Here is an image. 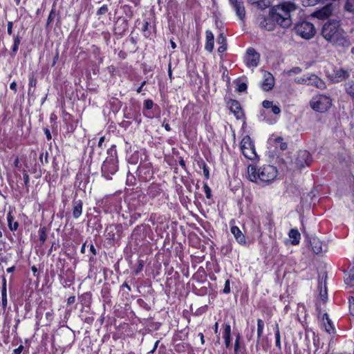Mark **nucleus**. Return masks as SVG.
I'll use <instances>...</instances> for the list:
<instances>
[{
	"instance_id": "c85d7f7f",
	"label": "nucleus",
	"mask_w": 354,
	"mask_h": 354,
	"mask_svg": "<svg viewBox=\"0 0 354 354\" xmlns=\"http://www.w3.org/2000/svg\"><path fill=\"white\" fill-rule=\"evenodd\" d=\"M292 245H298L300 241L301 234L297 229H291L288 233Z\"/></svg>"
},
{
	"instance_id": "c03bdc74",
	"label": "nucleus",
	"mask_w": 354,
	"mask_h": 354,
	"mask_svg": "<svg viewBox=\"0 0 354 354\" xmlns=\"http://www.w3.org/2000/svg\"><path fill=\"white\" fill-rule=\"evenodd\" d=\"M37 82V78L33 75H32L29 77V83H28L29 88H28V95H30L31 93L30 88L36 86Z\"/></svg>"
},
{
	"instance_id": "1a4fd4ad",
	"label": "nucleus",
	"mask_w": 354,
	"mask_h": 354,
	"mask_svg": "<svg viewBox=\"0 0 354 354\" xmlns=\"http://www.w3.org/2000/svg\"><path fill=\"white\" fill-rule=\"evenodd\" d=\"M257 23L259 26L267 31H273L277 26V22L272 18V13L269 9L268 15L267 16L260 15L257 17Z\"/></svg>"
},
{
	"instance_id": "13d9d810",
	"label": "nucleus",
	"mask_w": 354,
	"mask_h": 354,
	"mask_svg": "<svg viewBox=\"0 0 354 354\" xmlns=\"http://www.w3.org/2000/svg\"><path fill=\"white\" fill-rule=\"evenodd\" d=\"M301 72L300 67H293L288 71V74H299Z\"/></svg>"
},
{
	"instance_id": "20e7f679",
	"label": "nucleus",
	"mask_w": 354,
	"mask_h": 354,
	"mask_svg": "<svg viewBox=\"0 0 354 354\" xmlns=\"http://www.w3.org/2000/svg\"><path fill=\"white\" fill-rule=\"evenodd\" d=\"M107 153L108 156L102 165V176L106 180H111L112 179V176L114 175L118 169V156L117 152L114 149H109Z\"/></svg>"
},
{
	"instance_id": "5fc2aeb1",
	"label": "nucleus",
	"mask_w": 354,
	"mask_h": 354,
	"mask_svg": "<svg viewBox=\"0 0 354 354\" xmlns=\"http://www.w3.org/2000/svg\"><path fill=\"white\" fill-rule=\"evenodd\" d=\"M48 152H46V153L44 154V153H41L40 155H39V161L41 162V165H44V162L45 163H48Z\"/></svg>"
},
{
	"instance_id": "cd10ccee",
	"label": "nucleus",
	"mask_w": 354,
	"mask_h": 354,
	"mask_svg": "<svg viewBox=\"0 0 354 354\" xmlns=\"http://www.w3.org/2000/svg\"><path fill=\"white\" fill-rule=\"evenodd\" d=\"M323 326L325 328V330L329 334L333 333L335 332V328L333 326V324L331 320L329 319L328 315L327 313H324L322 317Z\"/></svg>"
},
{
	"instance_id": "4468645a",
	"label": "nucleus",
	"mask_w": 354,
	"mask_h": 354,
	"mask_svg": "<svg viewBox=\"0 0 354 354\" xmlns=\"http://www.w3.org/2000/svg\"><path fill=\"white\" fill-rule=\"evenodd\" d=\"M333 10V4L328 3V4L326 5L325 6H324L322 9L315 11L312 14V16L314 17H316L319 19L324 20V19L328 18L331 15Z\"/></svg>"
},
{
	"instance_id": "393cba45",
	"label": "nucleus",
	"mask_w": 354,
	"mask_h": 354,
	"mask_svg": "<svg viewBox=\"0 0 354 354\" xmlns=\"http://www.w3.org/2000/svg\"><path fill=\"white\" fill-rule=\"evenodd\" d=\"M236 12V16L241 21H243L245 16V10L243 1H239V3L232 6Z\"/></svg>"
},
{
	"instance_id": "680f3d73",
	"label": "nucleus",
	"mask_w": 354,
	"mask_h": 354,
	"mask_svg": "<svg viewBox=\"0 0 354 354\" xmlns=\"http://www.w3.org/2000/svg\"><path fill=\"white\" fill-rule=\"evenodd\" d=\"M23 178L25 185L28 186L29 183V176L26 171L23 172Z\"/></svg>"
},
{
	"instance_id": "de8ad7c7",
	"label": "nucleus",
	"mask_w": 354,
	"mask_h": 354,
	"mask_svg": "<svg viewBox=\"0 0 354 354\" xmlns=\"http://www.w3.org/2000/svg\"><path fill=\"white\" fill-rule=\"evenodd\" d=\"M136 183V178L135 176L130 174V173H128L127 176V181H126V183L127 185L129 186H131V185H133Z\"/></svg>"
},
{
	"instance_id": "3c124183",
	"label": "nucleus",
	"mask_w": 354,
	"mask_h": 354,
	"mask_svg": "<svg viewBox=\"0 0 354 354\" xmlns=\"http://www.w3.org/2000/svg\"><path fill=\"white\" fill-rule=\"evenodd\" d=\"M153 105H154V103L152 100L147 99V100H145L144 102V108L147 110L151 109L153 108Z\"/></svg>"
},
{
	"instance_id": "052dcab7",
	"label": "nucleus",
	"mask_w": 354,
	"mask_h": 354,
	"mask_svg": "<svg viewBox=\"0 0 354 354\" xmlns=\"http://www.w3.org/2000/svg\"><path fill=\"white\" fill-rule=\"evenodd\" d=\"M203 174H204L205 178L208 179L209 178V169L205 164L203 165Z\"/></svg>"
},
{
	"instance_id": "ddd939ff",
	"label": "nucleus",
	"mask_w": 354,
	"mask_h": 354,
	"mask_svg": "<svg viewBox=\"0 0 354 354\" xmlns=\"http://www.w3.org/2000/svg\"><path fill=\"white\" fill-rule=\"evenodd\" d=\"M122 232V227L121 225H110L106 229L107 239L113 241H118L120 238Z\"/></svg>"
},
{
	"instance_id": "bb28decb",
	"label": "nucleus",
	"mask_w": 354,
	"mask_h": 354,
	"mask_svg": "<svg viewBox=\"0 0 354 354\" xmlns=\"http://www.w3.org/2000/svg\"><path fill=\"white\" fill-rule=\"evenodd\" d=\"M129 23L128 20L124 18H118L116 22L115 30L118 31L120 34L126 32L128 30Z\"/></svg>"
},
{
	"instance_id": "72a5a7b5",
	"label": "nucleus",
	"mask_w": 354,
	"mask_h": 354,
	"mask_svg": "<svg viewBox=\"0 0 354 354\" xmlns=\"http://www.w3.org/2000/svg\"><path fill=\"white\" fill-rule=\"evenodd\" d=\"M13 216L9 212L7 215L8 225L11 231H16L18 229L19 223L17 221H13Z\"/></svg>"
},
{
	"instance_id": "7ed1b4c3",
	"label": "nucleus",
	"mask_w": 354,
	"mask_h": 354,
	"mask_svg": "<svg viewBox=\"0 0 354 354\" xmlns=\"http://www.w3.org/2000/svg\"><path fill=\"white\" fill-rule=\"evenodd\" d=\"M248 173L252 182L270 183L276 178L278 171L275 167L270 165H266L258 169L254 165H249Z\"/></svg>"
},
{
	"instance_id": "6e6552de",
	"label": "nucleus",
	"mask_w": 354,
	"mask_h": 354,
	"mask_svg": "<svg viewBox=\"0 0 354 354\" xmlns=\"http://www.w3.org/2000/svg\"><path fill=\"white\" fill-rule=\"evenodd\" d=\"M351 70L333 67V71L326 72L328 78L333 83H339L350 77Z\"/></svg>"
},
{
	"instance_id": "6ab92c4d",
	"label": "nucleus",
	"mask_w": 354,
	"mask_h": 354,
	"mask_svg": "<svg viewBox=\"0 0 354 354\" xmlns=\"http://www.w3.org/2000/svg\"><path fill=\"white\" fill-rule=\"evenodd\" d=\"M214 47V36L213 32L207 30L205 31V49L209 53H212Z\"/></svg>"
},
{
	"instance_id": "2eb2a0df",
	"label": "nucleus",
	"mask_w": 354,
	"mask_h": 354,
	"mask_svg": "<svg viewBox=\"0 0 354 354\" xmlns=\"http://www.w3.org/2000/svg\"><path fill=\"white\" fill-rule=\"evenodd\" d=\"M228 106L230 111L234 113L236 119L241 120L244 118L243 111L237 100H230L228 102Z\"/></svg>"
},
{
	"instance_id": "f3484780",
	"label": "nucleus",
	"mask_w": 354,
	"mask_h": 354,
	"mask_svg": "<svg viewBox=\"0 0 354 354\" xmlns=\"http://www.w3.org/2000/svg\"><path fill=\"white\" fill-rule=\"evenodd\" d=\"M59 277L64 287L68 286V283H72L75 279L73 272L71 269H68L66 271H61Z\"/></svg>"
},
{
	"instance_id": "7c9ffc66",
	"label": "nucleus",
	"mask_w": 354,
	"mask_h": 354,
	"mask_svg": "<svg viewBox=\"0 0 354 354\" xmlns=\"http://www.w3.org/2000/svg\"><path fill=\"white\" fill-rule=\"evenodd\" d=\"M344 89L346 93L354 100V81L349 80L344 84Z\"/></svg>"
},
{
	"instance_id": "6e6d98bb",
	"label": "nucleus",
	"mask_w": 354,
	"mask_h": 354,
	"mask_svg": "<svg viewBox=\"0 0 354 354\" xmlns=\"http://www.w3.org/2000/svg\"><path fill=\"white\" fill-rule=\"evenodd\" d=\"M350 314L354 316V297H351L348 299Z\"/></svg>"
},
{
	"instance_id": "37998d69",
	"label": "nucleus",
	"mask_w": 354,
	"mask_h": 354,
	"mask_svg": "<svg viewBox=\"0 0 354 354\" xmlns=\"http://www.w3.org/2000/svg\"><path fill=\"white\" fill-rule=\"evenodd\" d=\"M283 139L281 137L277 138L275 141L277 145V147H279L281 151H284L287 149V143L284 142Z\"/></svg>"
},
{
	"instance_id": "4be33fe9",
	"label": "nucleus",
	"mask_w": 354,
	"mask_h": 354,
	"mask_svg": "<svg viewBox=\"0 0 354 354\" xmlns=\"http://www.w3.org/2000/svg\"><path fill=\"white\" fill-rule=\"evenodd\" d=\"M308 85L314 86L320 89H324L326 88L325 82L315 75H311L308 78Z\"/></svg>"
},
{
	"instance_id": "423d86ee",
	"label": "nucleus",
	"mask_w": 354,
	"mask_h": 354,
	"mask_svg": "<svg viewBox=\"0 0 354 354\" xmlns=\"http://www.w3.org/2000/svg\"><path fill=\"white\" fill-rule=\"evenodd\" d=\"M295 30L298 35L305 39H311L316 32L314 25L307 21H302L296 24Z\"/></svg>"
},
{
	"instance_id": "ea45409f",
	"label": "nucleus",
	"mask_w": 354,
	"mask_h": 354,
	"mask_svg": "<svg viewBox=\"0 0 354 354\" xmlns=\"http://www.w3.org/2000/svg\"><path fill=\"white\" fill-rule=\"evenodd\" d=\"M241 336L240 333H238L236 335V339H235V342H234V354H239L241 352Z\"/></svg>"
},
{
	"instance_id": "49530a36",
	"label": "nucleus",
	"mask_w": 354,
	"mask_h": 354,
	"mask_svg": "<svg viewBox=\"0 0 354 354\" xmlns=\"http://www.w3.org/2000/svg\"><path fill=\"white\" fill-rule=\"evenodd\" d=\"M321 0H301L302 5L305 7L313 6L318 3Z\"/></svg>"
},
{
	"instance_id": "39448f33",
	"label": "nucleus",
	"mask_w": 354,
	"mask_h": 354,
	"mask_svg": "<svg viewBox=\"0 0 354 354\" xmlns=\"http://www.w3.org/2000/svg\"><path fill=\"white\" fill-rule=\"evenodd\" d=\"M310 104L314 111L324 113L331 106L332 100L328 96L318 95L312 98Z\"/></svg>"
},
{
	"instance_id": "9d476101",
	"label": "nucleus",
	"mask_w": 354,
	"mask_h": 354,
	"mask_svg": "<svg viewBox=\"0 0 354 354\" xmlns=\"http://www.w3.org/2000/svg\"><path fill=\"white\" fill-rule=\"evenodd\" d=\"M138 175L140 180L147 182L153 177V171L151 162H140L138 169Z\"/></svg>"
},
{
	"instance_id": "79ce46f5",
	"label": "nucleus",
	"mask_w": 354,
	"mask_h": 354,
	"mask_svg": "<svg viewBox=\"0 0 354 354\" xmlns=\"http://www.w3.org/2000/svg\"><path fill=\"white\" fill-rule=\"evenodd\" d=\"M312 248L313 252L316 254L322 253L324 251L322 249V243L317 241H313Z\"/></svg>"
},
{
	"instance_id": "f257e3e1",
	"label": "nucleus",
	"mask_w": 354,
	"mask_h": 354,
	"mask_svg": "<svg viewBox=\"0 0 354 354\" xmlns=\"http://www.w3.org/2000/svg\"><path fill=\"white\" fill-rule=\"evenodd\" d=\"M270 9L277 26L288 29L292 24V14L298 9V6L292 1H284L272 6Z\"/></svg>"
},
{
	"instance_id": "0e129e2a",
	"label": "nucleus",
	"mask_w": 354,
	"mask_h": 354,
	"mask_svg": "<svg viewBox=\"0 0 354 354\" xmlns=\"http://www.w3.org/2000/svg\"><path fill=\"white\" fill-rule=\"evenodd\" d=\"M24 349V346L20 345L18 348L14 349L13 354H21Z\"/></svg>"
},
{
	"instance_id": "9b49d317",
	"label": "nucleus",
	"mask_w": 354,
	"mask_h": 354,
	"mask_svg": "<svg viewBox=\"0 0 354 354\" xmlns=\"http://www.w3.org/2000/svg\"><path fill=\"white\" fill-rule=\"evenodd\" d=\"M313 161L311 154L306 150H300L297 152L295 164L299 168L308 167Z\"/></svg>"
},
{
	"instance_id": "e433bc0d",
	"label": "nucleus",
	"mask_w": 354,
	"mask_h": 354,
	"mask_svg": "<svg viewBox=\"0 0 354 354\" xmlns=\"http://www.w3.org/2000/svg\"><path fill=\"white\" fill-rule=\"evenodd\" d=\"M1 302L3 308H6L7 306V292H6V279H4V282L2 286L1 289Z\"/></svg>"
},
{
	"instance_id": "f8f14e48",
	"label": "nucleus",
	"mask_w": 354,
	"mask_h": 354,
	"mask_svg": "<svg viewBox=\"0 0 354 354\" xmlns=\"http://www.w3.org/2000/svg\"><path fill=\"white\" fill-rule=\"evenodd\" d=\"M259 54L253 48H249L247 50L244 62L249 67H256L259 64Z\"/></svg>"
},
{
	"instance_id": "8fccbe9b",
	"label": "nucleus",
	"mask_w": 354,
	"mask_h": 354,
	"mask_svg": "<svg viewBox=\"0 0 354 354\" xmlns=\"http://www.w3.org/2000/svg\"><path fill=\"white\" fill-rule=\"evenodd\" d=\"M237 86V91L240 93L245 92L248 88L246 83L241 82L240 81L238 82Z\"/></svg>"
},
{
	"instance_id": "58836bf2",
	"label": "nucleus",
	"mask_w": 354,
	"mask_h": 354,
	"mask_svg": "<svg viewBox=\"0 0 354 354\" xmlns=\"http://www.w3.org/2000/svg\"><path fill=\"white\" fill-rule=\"evenodd\" d=\"M274 330H275V346L279 350H281V336H280V331H279V324L277 323L275 324Z\"/></svg>"
},
{
	"instance_id": "aec40b11",
	"label": "nucleus",
	"mask_w": 354,
	"mask_h": 354,
	"mask_svg": "<svg viewBox=\"0 0 354 354\" xmlns=\"http://www.w3.org/2000/svg\"><path fill=\"white\" fill-rule=\"evenodd\" d=\"M223 338L224 339V342L226 348H229L231 344V326L229 323H225L223 325Z\"/></svg>"
},
{
	"instance_id": "c756f323",
	"label": "nucleus",
	"mask_w": 354,
	"mask_h": 354,
	"mask_svg": "<svg viewBox=\"0 0 354 354\" xmlns=\"http://www.w3.org/2000/svg\"><path fill=\"white\" fill-rule=\"evenodd\" d=\"M263 329H264V323H263V320L261 319H257V344H256L257 348L258 347V346L259 344L261 337L263 335Z\"/></svg>"
},
{
	"instance_id": "4d7b16f0",
	"label": "nucleus",
	"mask_w": 354,
	"mask_h": 354,
	"mask_svg": "<svg viewBox=\"0 0 354 354\" xmlns=\"http://www.w3.org/2000/svg\"><path fill=\"white\" fill-rule=\"evenodd\" d=\"M223 292L225 294H228L230 292V281L229 279L225 281V286H224V289H223Z\"/></svg>"
},
{
	"instance_id": "2f4dec72",
	"label": "nucleus",
	"mask_w": 354,
	"mask_h": 354,
	"mask_svg": "<svg viewBox=\"0 0 354 354\" xmlns=\"http://www.w3.org/2000/svg\"><path fill=\"white\" fill-rule=\"evenodd\" d=\"M101 295L105 302L109 303L111 301L110 288L108 286H103L101 290Z\"/></svg>"
},
{
	"instance_id": "c9c22d12",
	"label": "nucleus",
	"mask_w": 354,
	"mask_h": 354,
	"mask_svg": "<svg viewBox=\"0 0 354 354\" xmlns=\"http://www.w3.org/2000/svg\"><path fill=\"white\" fill-rule=\"evenodd\" d=\"M47 229L46 227H40L39 230V241L41 245H43L47 239Z\"/></svg>"
},
{
	"instance_id": "473e14b6",
	"label": "nucleus",
	"mask_w": 354,
	"mask_h": 354,
	"mask_svg": "<svg viewBox=\"0 0 354 354\" xmlns=\"http://www.w3.org/2000/svg\"><path fill=\"white\" fill-rule=\"evenodd\" d=\"M319 297L320 299L325 302L328 298L327 288L326 286V281H324V284L322 282H319Z\"/></svg>"
},
{
	"instance_id": "774afa93",
	"label": "nucleus",
	"mask_w": 354,
	"mask_h": 354,
	"mask_svg": "<svg viewBox=\"0 0 354 354\" xmlns=\"http://www.w3.org/2000/svg\"><path fill=\"white\" fill-rule=\"evenodd\" d=\"M44 133H45L47 140H50L52 138L50 130L48 129H46L44 130Z\"/></svg>"
},
{
	"instance_id": "f704fd0d",
	"label": "nucleus",
	"mask_w": 354,
	"mask_h": 354,
	"mask_svg": "<svg viewBox=\"0 0 354 354\" xmlns=\"http://www.w3.org/2000/svg\"><path fill=\"white\" fill-rule=\"evenodd\" d=\"M345 282L351 286H354V267L350 269L346 274Z\"/></svg>"
},
{
	"instance_id": "412c9836",
	"label": "nucleus",
	"mask_w": 354,
	"mask_h": 354,
	"mask_svg": "<svg viewBox=\"0 0 354 354\" xmlns=\"http://www.w3.org/2000/svg\"><path fill=\"white\" fill-rule=\"evenodd\" d=\"M231 232L234 235L236 241L241 245H244L246 244L245 237L237 226H232L231 227Z\"/></svg>"
},
{
	"instance_id": "a878e982",
	"label": "nucleus",
	"mask_w": 354,
	"mask_h": 354,
	"mask_svg": "<svg viewBox=\"0 0 354 354\" xmlns=\"http://www.w3.org/2000/svg\"><path fill=\"white\" fill-rule=\"evenodd\" d=\"M262 106L266 110L270 109V111L274 115H279L281 113V109L277 104H274L272 101L264 100Z\"/></svg>"
},
{
	"instance_id": "338daca9",
	"label": "nucleus",
	"mask_w": 354,
	"mask_h": 354,
	"mask_svg": "<svg viewBox=\"0 0 354 354\" xmlns=\"http://www.w3.org/2000/svg\"><path fill=\"white\" fill-rule=\"evenodd\" d=\"M75 301V296H71L67 299V304L71 305Z\"/></svg>"
},
{
	"instance_id": "bf43d9fd",
	"label": "nucleus",
	"mask_w": 354,
	"mask_h": 354,
	"mask_svg": "<svg viewBox=\"0 0 354 354\" xmlns=\"http://www.w3.org/2000/svg\"><path fill=\"white\" fill-rule=\"evenodd\" d=\"M55 17V13L53 10H52L48 15V19H47V25L50 24L53 20L54 19Z\"/></svg>"
},
{
	"instance_id": "0eeeda50",
	"label": "nucleus",
	"mask_w": 354,
	"mask_h": 354,
	"mask_svg": "<svg viewBox=\"0 0 354 354\" xmlns=\"http://www.w3.org/2000/svg\"><path fill=\"white\" fill-rule=\"evenodd\" d=\"M240 147L243 155L249 160H254L257 158L254 142L249 136H245L240 143Z\"/></svg>"
},
{
	"instance_id": "5701e85b",
	"label": "nucleus",
	"mask_w": 354,
	"mask_h": 354,
	"mask_svg": "<svg viewBox=\"0 0 354 354\" xmlns=\"http://www.w3.org/2000/svg\"><path fill=\"white\" fill-rule=\"evenodd\" d=\"M83 203L81 200H74L73 202V216L77 219L82 213Z\"/></svg>"
},
{
	"instance_id": "a211bd4d",
	"label": "nucleus",
	"mask_w": 354,
	"mask_h": 354,
	"mask_svg": "<svg viewBox=\"0 0 354 354\" xmlns=\"http://www.w3.org/2000/svg\"><path fill=\"white\" fill-rule=\"evenodd\" d=\"M132 205L135 209L143 206L146 203V196L144 194L136 192L131 198Z\"/></svg>"
},
{
	"instance_id": "09e8293b",
	"label": "nucleus",
	"mask_w": 354,
	"mask_h": 354,
	"mask_svg": "<svg viewBox=\"0 0 354 354\" xmlns=\"http://www.w3.org/2000/svg\"><path fill=\"white\" fill-rule=\"evenodd\" d=\"M108 10H109L108 6L106 4H104L102 6H101L97 10L96 15L98 16L105 15L108 12Z\"/></svg>"
},
{
	"instance_id": "f03ea898",
	"label": "nucleus",
	"mask_w": 354,
	"mask_h": 354,
	"mask_svg": "<svg viewBox=\"0 0 354 354\" xmlns=\"http://www.w3.org/2000/svg\"><path fill=\"white\" fill-rule=\"evenodd\" d=\"M322 35L327 41L340 46L348 47L351 45L345 32L339 28V21L330 20L322 28Z\"/></svg>"
},
{
	"instance_id": "4c0bfd02",
	"label": "nucleus",
	"mask_w": 354,
	"mask_h": 354,
	"mask_svg": "<svg viewBox=\"0 0 354 354\" xmlns=\"http://www.w3.org/2000/svg\"><path fill=\"white\" fill-rule=\"evenodd\" d=\"M131 290V287L128 285L127 282L122 283L120 286V291H122V296L125 297L126 299H128L129 297V291Z\"/></svg>"
},
{
	"instance_id": "69168bd1",
	"label": "nucleus",
	"mask_w": 354,
	"mask_h": 354,
	"mask_svg": "<svg viewBox=\"0 0 354 354\" xmlns=\"http://www.w3.org/2000/svg\"><path fill=\"white\" fill-rule=\"evenodd\" d=\"M12 26H13V23L12 21H8V33L9 35H11L12 33Z\"/></svg>"
},
{
	"instance_id": "dca6fc26",
	"label": "nucleus",
	"mask_w": 354,
	"mask_h": 354,
	"mask_svg": "<svg viewBox=\"0 0 354 354\" xmlns=\"http://www.w3.org/2000/svg\"><path fill=\"white\" fill-rule=\"evenodd\" d=\"M274 85V79L273 75L269 72H264L263 82L261 84V88L263 91L271 90Z\"/></svg>"
},
{
	"instance_id": "e2e57ef3",
	"label": "nucleus",
	"mask_w": 354,
	"mask_h": 354,
	"mask_svg": "<svg viewBox=\"0 0 354 354\" xmlns=\"http://www.w3.org/2000/svg\"><path fill=\"white\" fill-rule=\"evenodd\" d=\"M227 50V44L220 45L218 48V53H223Z\"/></svg>"
},
{
	"instance_id": "a18cd8bd",
	"label": "nucleus",
	"mask_w": 354,
	"mask_h": 354,
	"mask_svg": "<svg viewBox=\"0 0 354 354\" xmlns=\"http://www.w3.org/2000/svg\"><path fill=\"white\" fill-rule=\"evenodd\" d=\"M344 7L346 11L354 13V0H347Z\"/></svg>"
},
{
	"instance_id": "a19ab883",
	"label": "nucleus",
	"mask_w": 354,
	"mask_h": 354,
	"mask_svg": "<svg viewBox=\"0 0 354 354\" xmlns=\"http://www.w3.org/2000/svg\"><path fill=\"white\" fill-rule=\"evenodd\" d=\"M142 30L143 32L144 36L146 38H150L151 36V32L149 29V23L147 21L143 24V26L142 28Z\"/></svg>"
},
{
	"instance_id": "864d4df0",
	"label": "nucleus",
	"mask_w": 354,
	"mask_h": 354,
	"mask_svg": "<svg viewBox=\"0 0 354 354\" xmlns=\"http://www.w3.org/2000/svg\"><path fill=\"white\" fill-rule=\"evenodd\" d=\"M203 188H204V192L205 193V196L207 198H212V194H211V189L210 187L208 186L207 183H204L203 184Z\"/></svg>"
},
{
	"instance_id": "603ef678",
	"label": "nucleus",
	"mask_w": 354,
	"mask_h": 354,
	"mask_svg": "<svg viewBox=\"0 0 354 354\" xmlns=\"http://www.w3.org/2000/svg\"><path fill=\"white\" fill-rule=\"evenodd\" d=\"M217 42L220 45L227 44L226 38L224 36L223 32H221L217 37Z\"/></svg>"
},
{
	"instance_id": "b1692460",
	"label": "nucleus",
	"mask_w": 354,
	"mask_h": 354,
	"mask_svg": "<svg viewBox=\"0 0 354 354\" xmlns=\"http://www.w3.org/2000/svg\"><path fill=\"white\" fill-rule=\"evenodd\" d=\"M162 193L160 185L156 183L151 184L147 190V194L151 198H155Z\"/></svg>"
}]
</instances>
